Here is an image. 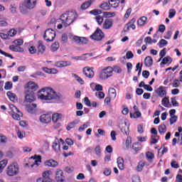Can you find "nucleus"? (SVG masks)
Returning a JSON list of instances; mask_svg holds the SVG:
<instances>
[{
	"instance_id": "obj_21",
	"label": "nucleus",
	"mask_w": 182,
	"mask_h": 182,
	"mask_svg": "<svg viewBox=\"0 0 182 182\" xmlns=\"http://www.w3.org/2000/svg\"><path fill=\"white\" fill-rule=\"evenodd\" d=\"M117 163L119 170H124V159H123V158L118 157L117 159Z\"/></svg>"
},
{
	"instance_id": "obj_5",
	"label": "nucleus",
	"mask_w": 182,
	"mask_h": 182,
	"mask_svg": "<svg viewBox=\"0 0 182 182\" xmlns=\"http://www.w3.org/2000/svg\"><path fill=\"white\" fill-rule=\"evenodd\" d=\"M43 38L46 42H53L56 38V33L52 28H48L44 33Z\"/></svg>"
},
{
	"instance_id": "obj_60",
	"label": "nucleus",
	"mask_w": 182,
	"mask_h": 182,
	"mask_svg": "<svg viewBox=\"0 0 182 182\" xmlns=\"http://www.w3.org/2000/svg\"><path fill=\"white\" fill-rule=\"evenodd\" d=\"M87 42H89L87 38H86L85 37H80V43H81L82 45H86L87 43Z\"/></svg>"
},
{
	"instance_id": "obj_51",
	"label": "nucleus",
	"mask_w": 182,
	"mask_h": 182,
	"mask_svg": "<svg viewBox=\"0 0 182 182\" xmlns=\"http://www.w3.org/2000/svg\"><path fill=\"white\" fill-rule=\"evenodd\" d=\"M125 146L127 149H129L132 146V137L128 136L126 139Z\"/></svg>"
},
{
	"instance_id": "obj_8",
	"label": "nucleus",
	"mask_w": 182,
	"mask_h": 182,
	"mask_svg": "<svg viewBox=\"0 0 182 182\" xmlns=\"http://www.w3.org/2000/svg\"><path fill=\"white\" fill-rule=\"evenodd\" d=\"M52 174V171H46L42 173V178L37 179V182H52L50 176Z\"/></svg>"
},
{
	"instance_id": "obj_20",
	"label": "nucleus",
	"mask_w": 182,
	"mask_h": 182,
	"mask_svg": "<svg viewBox=\"0 0 182 182\" xmlns=\"http://www.w3.org/2000/svg\"><path fill=\"white\" fill-rule=\"evenodd\" d=\"M63 117V115L62 114L55 113L52 116V120L53 123H58V122H60V120H62Z\"/></svg>"
},
{
	"instance_id": "obj_22",
	"label": "nucleus",
	"mask_w": 182,
	"mask_h": 182,
	"mask_svg": "<svg viewBox=\"0 0 182 182\" xmlns=\"http://www.w3.org/2000/svg\"><path fill=\"white\" fill-rule=\"evenodd\" d=\"M147 23V17L146 16H141L137 20V25L138 26H144Z\"/></svg>"
},
{
	"instance_id": "obj_15",
	"label": "nucleus",
	"mask_w": 182,
	"mask_h": 182,
	"mask_svg": "<svg viewBox=\"0 0 182 182\" xmlns=\"http://www.w3.org/2000/svg\"><path fill=\"white\" fill-rule=\"evenodd\" d=\"M113 26V20L106 18L102 24L103 29H111Z\"/></svg>"
},
{
	"instance_id": "obj_11",
	"label": "nucleus",
	"mask_w": 182,
	"mask_h": 182,
	"mask_svg": "<svg viewBox=\"0 0 182 182\" xmlns=\"http://www.w3.org/2000/svg\"><path fill=\"white\" fill-rule=\"evenodd\" d=\"M134 23H136V18L131 19L130 21L128 22L127 24L125 26L124 28V32H129L130 29H136V25H134Z\"/></svg>"
},
{
	"instance_id": "obj_47",
	"label": "nucleus",
	"mask_w": 182,
	"mask_h": 182,
	"mask_svg": "<svg viewBox=\"0 0 182 182\" xmlns=\"http://www.w3.org/2000/svg\"><path fill=\"white\" fill-rule=\"evenodd\" d=\"M58 49H59V43L58 42L53 43L51 46L52 52H56Z\"/></svg>"
},
{
	"instance_id": "obj_33",
	"label": "nucleus",
	"mask_w": 182,
	"mask_h": 182,
	"mask_svg": "<svg viewBox=\"0 0 182 182\" xmlns=\"http://www.w3.org/2000/svg\"><path fill=\"white\" fill-rule=\"evenodd\" d=\"M100 8L104 11H109V9H110L111 8V6H110V4L107 2H104L100 5Z\"/></svg>"
},
{
	"instance_id": "obj_17",
	"label": "nucleus",
	"mask_w": 182,
	"mask_h": 182,
	"mask_svg": "<svg viewBox=\"0 0 182 182\" xmlns=\"http://www.w3.org/2000/svg\"><path fill=\"white\" fill-rule=\"evenodd\" d=\"M29 10V8L26 6V4L25 3H22L19 5V11L21 14L23 15H26L28 14V11Z\"/></svg>"
},
{
	"instance_id": "obj_59",
	"label": "nucleus",
	"mask_w": 182,
	"mask_h": 182,
	"mask_svg": "<svg viewBox=\"0 0 182 182\" xmlns=\"http://www.w3.org/2000/svg\"><path fill=\"white\" fill-rule=\"evenodd\" d=\"M17 32L18 31H16V30H15V29H11L8 32V36H11V37L15 36V35H16Z\"/></svg>"
},
{
	"instance_id": "obj_37",
	"label": "nucleus",
	"mask_w": 182,
	"mask_h": 182,
	"mask_svg": "<svg viewBox=\"0 0 182 182\" xmlns=\"http://www.w3.org/2000/svg\"><path fill=\"white\" fill-rule=\"evenodd\" d=\"M177 14V11L174 9H169L168 12V18L169 19H173L176 16V14Z\"/></svg>"
},
{
	"instance_id": "obj_49",
	"label": "nucleus",
	"mask_w": 182,
	"mask_h": 182,
	"mask_svg": "<svg viewBox=\"0 0 182 182\" xmlns=\"http://www.w3.org/2000/svg\"><path fill=\"white\" fill-rule=\"evenodd\" d=\"M134 58V55L132 51H128L126 53V56H124V59H133Z\"/></svg>"
},
{
	"instance_id": "obj_19",
	"label": "nucleus",
	"mask_w": 182,
	"mask_h": 182,
	"mask_svg": "<svg viewBox=\"0 0 182 182\" xmlns=\"http://www.w3.org/2000/svg\"><path fill=\"white\" fill-rule=\"evenodd\" d=\"M119 2L121 4H124V0H109V4L111 8H117L119 6Z\"/></svg>"
},
{
	"instance_id": "obj_3",
	"label": "nucleus",
	"mask_w": 182,
	"mask_h": 182,
	"mask_svg": "<svg viewBox=\"0 0 182 182\" xmlns=\"http://www.w3.org/2000/svg\"><path fill=\"white\" fill-rule=\"evenodd\" d=\"M9 113L14 120H21V117H22V112L12 104L9 105Z\"/></svg>"
},
{
	"instance_id": "obj_46",
	"label": "nucleus",
	"mask_w": 182,
	"mask_h": 182,
	"mask_svg": "<svg viewBox=\"0 0 182 182\" xmlns=\"http://www.w3.org/2000/svg\"><path fill=\"white\" fill-rule=\"evenodd\" d=\"M171 103H172V106H173V107H178L179 106L178 102L176 100V97L171 98Z\"/></svg>"
},
{
	"instance_id": "obj_53",
	"label": "nucleus",
	"mask_w": 182,
	"mask_h": 182,
	"mask_svg": "<svg viewBox=\"0 0 182 182\" xmlns=\"http://www.w3.org/2000/svg\"><path fill=\"white\" fill-rule=\"evenodd\" d=\"M5 90H11L12 89V82H6L4 86Z\"/></svg>"
},
{
	"instance_id": "obj_45",
	"label": "nucleus",
	"mask_w": 182,
	"mask_h": 182,
	"mask_svg": "<svg viewBox=\"0 0 182 182\" xmlns=\"http://www.w3.org/2000/svg\"><path fill=\"white\" fill-rule=\"evenodd\" d=\"M162 105L164 107H167L168 106V103H170V100H168V97H165L162 99Z\"/></svg>"
},
{
	"instance_id": "obj_62",
	"label": "nucleus",
	"mask_w": 182,
	"mask_h": 182,
	"mask_svg": "<svg viewBox=\"0 0 182 182\" xmlns=\"http://www.w3.org/2000/svg\"><path fill=\"white\" fill-rule=\"evenodd\" d=\"M159 56H160V59L159 60V62H160V60H161V59L166 56V48H164L163 50H161L160 51V53H159Z\"/></svg>"
},
{
	"instance_id": "obj_56",
	"label": "nucleus",
	"mask_w": 182,
	"mask_h": 182,
	"mask_svg": "<svg viewBox=\"0 0 182 182\" xmlns=\"http://www.w3.org/2000/svg\"><path fill=\"white\" fill-rule=\"evenodd\" d=\"M95 21L97 22L98 25H102L103 23V17L100 16H97L95 17Z\"/></svg>"
},
{
	"instance_id": "obj_24",
	"label": "nucleus",
	"mask_w": 182,
	"mask_h": 182,
	"mask_svg": "<svg viewBox=\"0 0 182 182\" xmlns=\"http://www.w3.org/2000/svg\"><path fill=\"white\" fill-rule=\"evenodd\" d=\"M6 95L11 102H15L18 100V98L16 97V95H15V93H13L11 91H8Z\"/></svg>"
},
{
	"instance_id": "obj_55",
	"label": "nucleus",
	"mask_w": 182,
	"mask_h": 182,
	"mask_svg": "<svg viewBox=\"0 0 182 182\" xmlns=\"http://www.w3.org/2000/svg\"><path fill=\"white\" fill-rule=\"evenodd\" d=\"M14 45L17 46H22L23 45V40L22 39H17L14 41Z\"/></svg>"
},
{
	"instance_id": "obj_16",
	"label": "nucleus",
	"mask_w": 182,
	"mask_h": 182,
	"mask_svg": "<svg viewBox=\"0 0 182 182\" xmlns=\"http://www.w3.org/2000/svg\"><path fill=\"white\" fill-rule=\"evenodd\" d=\"M72 65V63L70 61H57L55 63V66L56 68H66V66H70Z\"/></svg>"
},
{
	"instance_id": "obj_39",
	"label": "nucleus",
	"mask_w": 182,
	"mask_h": 182,
	"mask_svg": "<svg viewBox=\"0 0 182 182\" xmlns=\"http://www.w3.org/2000/svg\"><path fill=\"white\" fill-rule=\"evenodd\" d=\"M167 63H171V57L167 56L164 58L161 63V65H167Z\"/></svg>"
},
{
	"instance_id": "obj_54",
	"label": "nucleus",
	"mask_w": 182,
	"mask_h": 182,
	"mask_svg": "<svg viewBox=\"0 0 182 182\" xmlns=\"http://www.w3.org/2000/svg\"><path fill=\"white\" fill-rule=\"evenodd\" d=\"M17 136H18V139H23V137H25V132L18 129L17 130Z\"/></svg>"
},
{
	"instance_id": "obj_29",
	"label": "nucleus",
	"mask_w": 182,
	"mask_h": 182,
	"mask_svg": "<svg viewBox=\"0 0 182 182\" xmlns=\"http://www.w3.org/2000/svg\"><path fill=\"white\" fill-rule=\"evenodd\" d=\"M108 93L110 97H112V99H116V96H117V93L116 92V90L114 88L110 87L108 90Z\"/></svg>"
},
{
	"instance_id": "obj_44",
	"label": "nucleus",
	"mask_w": 182,
	"mask_h": 182,
	"mask_svg": "<svg viewBox=\"0 0 182 182\" xmlns=\"http://www.w3.org/2000/svg\"><path fill=\"white\" fill-rule=\"evenodd\" d=\"M35 161H34V166H39L41 163H42V159L41 158V156H36L34 157Z\"/></svg>"
},
{
	"instance_id": "obj_43",
	"label": "nucleus",
	"mask_w": 182,
	"mask_h": 182,
	"mask_svg": "<svg viewBox=\"0 0 182 182\" xmlns=\"http://www.w3.org/2000/svg\"><path fill=\"white\" fill-rule=\"evenodd\" d=\"M146 157L148 160V161H151V160H153V159H154V154L148 151L146 153Z\"/></svg>"
},
{
	"instance_id": "obj_23",
	"label": "nucleus",
	"mask_w": 182,
	"mask_h": 182,
	"mask_svg": "<svg viewBox=\"0 0 182 182\" xmlns=\"http://www.w3.org/2000/svg\"><path fill=\"white\" fill-rule=\"evenodd\" d=\"M53 149L55 153H60V144L58 141H55L52 144Z\"/></svg>"
},
{
	"instance_id": "obj_28",
	"label": "nucleus",
	"mask_w": 182,
	"mask_h": 182,
	"mask_svg": "<svg viewBox=\"0 0 182 182\" xmlns=\"http://www.w3.org/2000/svg\"><path fill=\"white\" fill-rule=\"evenodd\" d=\"M28 87L31 90V92H36V90L38 89V84L31 82L28 83Z\"/></svg>"
},
{
	"instance_id": "obj_38",
	"label": "nucleus",
	"mask_w": 182,
	"mask_h": 182,
	"mask_svg": "<svg viewBox=\"0 0 182 182\" xmlns=\"http://www.w3.org/2000/svg\"><path fill=\"white\" fill-rule=\"evenodd\" d=\"M76 124H77V121H73L69 123L67 126V130L69 131L71 129H75V127H76Z\"/></svg>"
},
{
	"instance_id": "obj_61",
	"label": "nucleus",
	"mask_w": 182,
	"mask_h": 182,
	"mask_svg": "<svg viewBox=\"0 0 182 182\" xmlns=\"http://www.w3.org/2000/svg\"><path fill=\"white\" fill-rule=\"evenodd\" d=\"M121 132L125 134H129V127L125 125L124 127L121 129Z\"/></svg>"
},
{
	"instance_id": "obj_14",
	"label": "nucleus",
	"mask_w": 182,
	"mask_h": 182,
	"mask_svg": "<svg viewBox=\"0 0 182 182\" xmlns=\"http://www.w3.org/2000/svg\"><path fill=\"white\" fill-rule=\"evenodd\" d=\"M82 72L85 76H86V77H89L90 79H92V77L95 76V73L93 72V70L90 69L89 67L84 68Z\"/></svg>"
},
{
	"instance_id": "obj_25",
	"label": "nucleus",
	"mask_w": 182,
	"mask_h": 182,
	"mask_svg": "<svg viewBox=\"0 0 182 182\" xmlns=\"http://www.w3.org/2000/svg\"><path fill=\"white\" fill-rule=\"evenodd\" d=\"M144 64L146 68H150V66L153 65V58L150 56H147L144 59Z\"/></svg>"
},
{
	"instance_id": "obj_18",
	"label": "nucleus",
	"mask_w": 182,
	"mask_h": 182,
	"mask_svg": "<svg viewBox=\"0 0 182 182\" xmlns=\"http://www.w3.org/2000/svg\"><path fill=\"white\" fill-rule=\"evenodd\" d=\"M38 55H42L45 50H46V47L43 45V42L41 41H38Z\"/></svg>"
},
{
	"instance_id": "obj_32",
	"label": "nucleus",
	"mask_w": 182,
	"mask_h": 182,
	"mask_svg": "<svg viewBox=\"0 0 182 182\" xmlns=\"http://www.w3.org/2000/svg\"><path fill=\"white\" fill-rule=\"evenodd\" d=\"M141 144L137 142L135 143L132 145V149L133 150H134V151H136V153H137V151H140V150H141Z\"/></svg>"
},
{
	"instance_id": "obj_58",
	"label": "nucleus",
	"mask_w": 182,
	"mask_h": 182,
	"mask_svg": "<svg viewBox=\"0 0 182 182\" xmlns=\"http://www.w3.org/2000/svg\"><path fill=\"white\" fill-rule=\"evenodd\" d=\"M112 70L113 72H115V73H122V68H120L119 66L115 65L114 66Z\"/></svg>"
},
{
	"instance_id": "obj_1",
	"label": "nucleus",
	"mask_w": 182,
	"mask_h": 182,
	"mask_svg": "<svg viewBox=\"0 0 182 182\" xmlns=\"http://www.w3.org/2000/svg\"><path fill=\"white\" fill-rule=\"evenodd\" d=\"M40 94L38 99L40 100H60L62 95L58 94L55 90L50 87H43L40 90Z\"/></svg>"
},
{
	"instance_id": "obj_40",
	"label": "nucleus",
	"mask_w": 182,
	"mask_h": 182,
	"mask_svg": "<svg viewBox=\"0 0 182 182\" xmlns=\"http://www.w3.org/2000/svg\"><path fill=\"white\" fill-rule=\"evenodd\" d=\"M159 136L158 135H152L151 136V144H156L159 141Z\"/></svg>"
},
{
	"instance_id": "obj_2",
	"label": "nucleus",
	"mask_w": 182,
	"mask_h": 182,
	"mask_svg": "<svg viewBox=\"0 0 182 182\" xmlns=\"http://www.w3.org/2000/svg\"><path fill=\"white\" fill-rule=\"evenodd\" d=\"M76 18H77V14L75 11H68L63 14L58 20L61 23L57 26L58 29H62L63 26L64 28H68L75 22Z\"/></svg>"
},
{
	"instance_id": "obj_52",
	"label": "nucleus",
	"mask_w": 182,
	"mask_h": 182,
	"mask_svg": "<svg viewBox=\"0 0 182 182\" xmlns=\"http://www.w3.org/2000/svg\"><path fill=\"white\" fill-rule=\"evenodd\" d=\"M87 127H89V122L80 126L78 129V132H84L86 129H87Z\"/></svg>"
},
{
	"instance_id": "obj_13",
	"label": "nucleus",
	"mask_w": 182,
	"mask_h": 182,
	"mask_svg": "<svg viewBox=\"0 0 182 182\" xmlns=\"http://www.w3.org/2000/svg\"><path fill=\"white\" fill-rule=\"evenodd\" d=\"M23 3L26 4L29 10L33 9L38 4V0H24Z\"/></svg>"
},
{
	"instance_id": "obj_26",
	"label": "nucleus",
	"mask_w": 182,
	"mask_h": 182,
	"mask_svg": "<svg viewBox=\"0 0 182 182\" xmlns=\"http://www.w3.org/2000/svg\"><path fill=\"white\" fill-rule=\"evenodd\" d=\"M48 167H58V162L53 159H50L45 163Z\"/></svg>"
},
{
	"instance_id": "obj_63",
	"label": "nucleus",
	"mask_w": 182,
	"mask_h": 182,
	"mask_svg": "<svg viewBox=\"0 0 182 182\" xmlns=\"http://www.w3.org/2000/svg\"><path fill=\"white\" fill-rule=\"evenodd\" d=\"M28 51L31 55H34V53H36V48L35 46H31L28 48Z\"/></svg>"
},
{
	"instance_id": "obj_4",
	"label": "nucleus",
	"mask_w": 182,
	"mask_h": 182,
	"mask_svg": "<svg viewBox=\"0 0 182 182\" xmlns=\"http://www.w3.org/2000/svg\"><path fill=\"white\" fill-rule=\"evenodd\" d=\"M6 174L9 177H14L19 174V165L18 163L14 162L9 165L6 168Z\"/></svg>"
},
{
	"instance_id": "obj_64",
	"label": "nucleus",
	"mask_w": 182,
	"mask_h": 182,
	"mask_svg": "<svg viewBox=\"0 0 182 182\" xmlns=\"http://www.w3.org/2000/svg\"><path fill=\"white\" fill-rule=\"evenodd\" d=\"M132 182H141V181L140 180V177H139L136 175H134V176H132Z\"/></svg>"
},
{
	"instance_id": "obj_30",
	"label": "nucleus",
	"mask_w": 182,
	"mask_h": 182,
	"mask_svg": "<svg viewBox=\"0 0 182 182\" xmlns=\"http://www.w3.org/2000/svg\"><path fill=\"white\" fill-rule=\"evenodd\" d=\"M72 76L75 79V80H77V82H78V83H80V85H85V80H83V79H82L79 75L73 73Z\"/></svg>"
},
{
	"instance_id": "obj_50",
	"label": "nucleus",
	"mask_w": 182,
	"mask_h": 182,
	"mask_svg": "<svg viewBox=\"0 0 182 182\" xmlns=\"http://www.w3.org/2000/svg\"><path fill=\"white\" fill-rule=\"evenodd\" d=\"M104 15L107 18H113L114 16H116V13L105 11V12H104Z\"/></svg>"
},
{
	"instance_id": "obj_42",
	"label": "nucleus",
	"mask_w": 182,
	"mask_h": 182,
	"mask_svg": "<svg viewBox=\"0 0 182 182\" xmlns=\"http://www.w3.org/2000/svg\"><path fill=\"white\" fill-rule=\"evenodd\" d=\"M95 152L97 157H100V156H102V148H100V146L98 145L95 147Z\"/></svg>"
},
{
	"instance_id": "obj_36",
	"label": "nucleus",
	"mask_w": 182,
	"mask_h": 182,
	"mask_svg": "<svg viewBox=\"0 0 182 182\" xmlns=\"http://www.w3.org/2000/svg\"><path fill=\"white\" fill-rule=\"evenodd\" d=\"M9 49L13 52H22V48L18 46H10Z\"/></svg>"
},
{
	"instance_id": "obj_6",
	"label": "nucleus",
	"mask_w": 182,
	"mask_h": 182,
	"mask_svg": "<svg viewBox=\"0 0 182 182\" xmlns=\"http://www.w3.org/2000/svg\"><path fill=\"white\" fill-rule=\"evenodd\" d=\"M112 73L113 68L107 67L102 70L100 75V79L105 80V79H109V77H111V76H112Z\"/></svg>"
},
{
	"instance_id": "obj_31",
	"label": "nucleus",
	"mask_w": 182,
	"mask_h": 182,
	"mask_svg": "<svg viewBox=\"0 0 182 182\" xmlns=\"http://www.w3.org/2000/svg\"><path fill=\"white\" fill-rule=\"evenodd\" d=\"M25 100L26 102H28V103H32L33 100H35V97H33V94H28L25 96Z\"/></svg>"
},
{
	"instance_id": "obj_7",
	"label": "nucleus",
	"mask_w": 182,
	"mask_h": 182,
	"mask_svg": "<svg viewBox=\"0 0 182 182\" xmlns=\"http://www.w3.org/2000/svg\"><path fill=\"white\" fill-rule=\"evenodd\" d=\"M90 38L94 41H102L105 38V33H103L102 29L97 28Z\"/></svg>"
},
{
	"instance_id": "obj_48",
	"label": "nucleus",
	"mask_w": 182,
	"mask_h": 182,
	"mask_svg": "<svg viewBox=\"0 0 182 182\" xmlns=\"http://www.w3.org/2000/svg\"><path fill=\"white\" fill-rule=\"evenodd\" d=\"M144 166H146V162H143V161L139 162L136 167L137 171H141Z\"/></svg>"
},
{
	"instance_id": "obj_35",
	"label": "nucleus",
	"mask_w": 182,
	"mask_h": 182,
	"mask_svg": "<svg viewBox=\"0 0 182 182\" xmlns=\"http://www.w3.org/2000/svg\"><path fill=\"white\" fill-rule=\"evenodd\" d=\"M7 164L8 160L6 159H4L3 161H0V173L4 171Z\"/></svg>"
},
{
	"instance_id": "obj_12",
	"label": "nucleus",
	"mask_w": 182,
	"mask_h": 182,
	"mask_svg": "<svg viewBox=\"0 0 182 182\" xmlns=\"http://www.w3.org/2000/svg\"><path fill=\"white\" fill-rule=\"evenodd\" d=\"M39 119L41 123L48 124L50 123L52 120V116L50 115V114H43L40 116Z\"/></svg>"
},
{
	"instance_id": "obj_57",
	"label": "nucleus",
	"mask_w": 182,
	"mask_h": 182,
	"mask_svg": "<svg viewBox=\"0 0 182 182\" xmlns=\"http://www.w3.org/2000/svg\"><path fill=\"white\" fill-rule=\"evenodd\" d=\"M89 6H90V1H86L81 5V9H83V10L87 9V8H89Z\"/></svg>"
},
{
	"instance_id": "obj_34",
	"label": "nucleus",
	"mask_w": 182,
	"mask_h": 182,
	"mask_svg": "<svg viewBox=\"0 0 182 182\" xmlns=\"http://www.w3.org/2000/svg\"><path fill=\"white\" fill-rule=\"evenodd\" d=\"M130 117L134 119H139V117H141V112H140V111H135L134 114L130 112Z\"/></svg>"
},
{
	"instance_id": "obj_41",
	"label": "nucleus",
	"mask_w": 182,
	"mask_h": 182,
	"mask_svg": "<svg viewBox=\"0 0 182 182\" xmlns=\"http://www.w3.org/2000/svg\"><path fill=\"white\" fill-rule=\"evenodd\" d=\"M87 54H83L82 55H80V56H75V57H73V59L74 60H86V59H87V58H86V55Z\"/></svg>"
},
{
	"instance_id": "obj_27",
	"label": "nucleus",
	"mask_w": 182,
	"mask_h": 182,
	"mask_svg": "<svg viewBox=\"0 0 182 182\" xmlns=\"http://www.w3.org/2000/svg\"><path fill=\"white\" fill-rule=\"evenodd\" d=\"M158 130L160 134H165L166 132H167V127H166V124H161L159 126Z\"/></svg>"
},
{
	"instance_id": "obj_9",
	"label": "nucleus",
	"mask_w": 182,
	"mask_h": 182,
	"mask_svg": "<svg viewBox=\"0 0 182 182\" xmlns=\"http://www.w3.org/2000/svg\"><path fill=\"white\" fill-rule=\"evenodd\" d=\"M55 180L57 182H66L65 176H63V171H62V169L58 168L55 171Z\"/></svg>"
},
{
	"instance_id": "obj_10",
	"label": "nucleus",
	"mask_w": 182,
	"mask_h": 182,
	"mask_svg": "<svg viewBox=\"0 0 182 182\" xmlns=\"http://www.w3.org/2000/svg\"><path fill=\"white\" fill-rule=\"evenodd\" d=\"M164 86H159L156 90L155 93L157 94L159 97H164L167 95V90Z\"/></svg>"
}]
</instances>
